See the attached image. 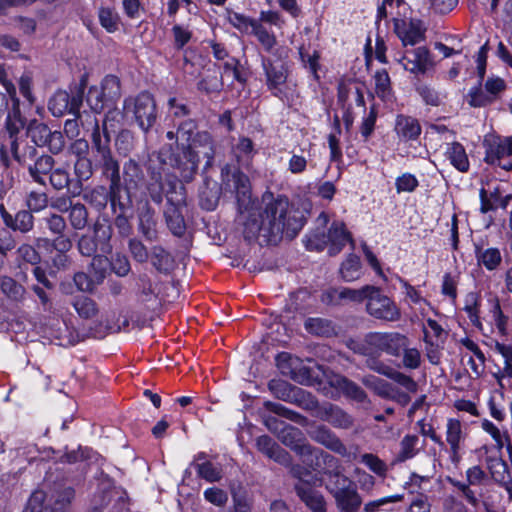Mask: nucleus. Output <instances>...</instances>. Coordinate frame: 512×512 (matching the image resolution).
Returning a JSON list of instances; mask_svg holds the SVG:
<instances>
[{
	"instance_id": "49",
	"label": "nucleus",
	"mask_w": 512,
	"mask_h": 512,
	"mask_svg": "<svg viewBox=\"0 0 512 512\" xmlns=\"http://www.w3.org/2000/svg\"><path fill=\"white\" fill-rule=\"evenodd\" d=\"M109 267V261L106 257L95 256L90 264L89 273L93 275L94 281L100 284L105 276Z\"/></svg>"
},
{
	"instance_id": "61",
	"label": "nucleus",
	"mask_w": 512,
	"mask_h": 512,
	"mask_svg": "<svg viewBox=\"0 0 512 512\" xmlns=\"http://www.w3.org/2000/svg\"><path fill=\"white\" fill-rule=\"evenodd\" d=\"M49 179L55 189H63L69 183V174L66 170L57 168L51 172Z\"/></svg>"
},
{
	"instance_id": "41",
	"label": "nucleus",
	"mask_w": 512,
	"mask_h": 512,
	"mask_svg": "<svg viewBox=\"0 0 512 512\" xmlns=\"http://www.w3.org/2000/svg\"><path fill=\"white\" fill-rule=\"evenodd\" d=\"M86 102L92 111L100 113L106 107H110L109 103L103 96V90L98 86H91L86 96Z\"/></svg>"
},
{
	"instance_id": "15",
	"label": "nucleus",
	"mask_w": 512,
	"mask_h": 512,
	"mask_svg": "<svg viewBox=\"0 0 512 512\" xmlns=\"http://www.w3.org/2000/svg\"><path fill=\"white\" fill-rule=\"evenodd\" d=\"M110 139L106 133H101L99 126L96 127L92 133V144L93 149L96 151L98 161L103 165L106 171L112 172L113 180L119 177V166L113 159L111 150L109 147Z\"/></svg>"
},
{
	"instance_id": "29",
	"label": "nucleus",
	"mask_w": 512,
	"mask_h": 512,
	"mask_svg": "<svg viewBox=\"0 0 512 512\" xmlns=\"http://www.w3.org/2000/svg\"><path fill=\"white\" fill-rule=\"evenodd\" d=\"M475 256L479 265L485 267L489 271L497 269L502 262V255L498 248L476 247Z\"/></svg>"
},
{
	"instance_id": "11",
	"label": "nucleus",
	"mask_w": 512,
	"mask_h": 512,
	"mask_svg": "<svg viewBox=\"0 0 512 512\" xmlns=\"http://www.w3.org/2000/svg\"><path fill=\"white\" fill-rule=\"evenodd\" d=\"M275 55L278 57L277 60H273L270 57L262 58V67L265 72L268 89L273 95L280 97L288 75L286 64L282 58L287 55L284 49H277Z\"/></svg>"
},
{
	"instance_id": "27",
	"label": "nucleus",
	"mask_w": 512,
	"mask_h": 512,
	"mask_svg": "<svg viewBox=\"0 0 512 512\" xmlns=\"http://www.w3.org/2000/svg\"><path fill=\"white\" fill-rule=\"evenodd\" d=\"M490 306L489 317L495 327V330L500 336L507 335L508 317L503 313L500 301L497 296L491 295L488 298Z\"/></svg>"
},
{
	"instance_id": "62",
	"label": "nucleus",
	"mask_w": 512,
	"mask_h": 512,
	"mask_svg": "<svg viewBox=\"0 0 512 512\" xmlns=\"http://www.w3.org/2000/svg\"><path fill=\"white\" fill-rule=\"evenodd\" d=\"M307 165L308 161L303 155L292 153L288 161V170L292 174H301L306 170Z\"/></svg>"
},
{
	"instance_id": "17",
	"label": "nucleus",
	"mask_w": 512,
	"mask_h": 512,
	"mask_svg": "<svg viewBox=\"0 0 512 512\" xmlns=\"http://www.w3.org/2000/svg\"><path fill=\"white\" fill-rule=\"evenodd\" d=\"M394 30L403 45H415L424 39V27L421 21L414 19H396Z\"/></svg>"
},
{
	"instance_id": "3",
	"label": "nucleus",
	"mask_w": 512,
	"mask_h": 512,
	"mask_svg": "<svg viewBox=\"0 0 512 512\" xmlns=\"http://www.w3.org/2000/svg\"><path fill=\"white\" fill-rule=\"evenodd\" d=\"M280 440L287 446L291 447L301 457V461L307 467L295 465L292 468L293 475L298 478L294 473V468H299L303 474L310 473L313 476L319 477V473L331 474L332 470L338 467V461L332 455L324 451L311 447L303 437L301 431L291 425H285L279 434Z\"/></svg>"
},
{
	"instance_id": "7",
	"label": "nucleus",
	"mask_w": 512,
	"mask_h": 512,
	"mask_svg": "<svg viewBox=\"0 0 512 512\" xmlns=\"http://www.w3.org/2000/svg\"><path fill=\"white\" fill-rule=\"evenodd\" d=\"M483 145L486 163L512 171V135L509 137L487 135Z\"/></svg>"
},
{
	"instance_id": "12",
	"label": "nucleus",
	"mask_w": 512,
	"mask_h": 512,
	"mask_svg": "<svg viewBox=\"0 0 512 512\" xmlns=\"http://www.w3.org/2000/svg\"><path fill=\"white\" fill-rule=\"evenodd\" d=\"M366 309L371 316L377 319L394 322L400 318V310L396 304L375 286L368 297Z\"/></svg>"
},
{
	"instance_id": "57",
	"label": "nucleus",
	"mask_w": 512,
	"mask_h": 512,
	"mask_svg": "<svg viewBox=\"0 0 512 512\" xmlns=\"http://www.w3.org/2000/svg\"><path fill=\"white\" fill-rule=\"evenodd\" d=\"M47 205V196L43 192L31 191L27 197V206L31 211L38 212Z\"/></svg>"
},
{
	"instance_id": "10",
	"label": "nucleus",
	"mask_w": 512,
	"mask_h": 512,
	"mask_svg": "<svg viewBox=\"0 0 512 512\" xmlns=\"http://www.w3.org/2000/svg\"><path fill=\"white\" fill-rule=\"evenodd\" d=\"M407 346V339L399 333H370L365 338V354L387 353L393 356L400 354Z\"/></svg>"
},
{
	"instance_id": "25",
	"label": "nucleus",
	"mask_w": 512,
	"mask_h": 512,
	"mask_svg": "<svg viewBox=\"0 0 512 512\" xmlns=\"http://www.w3.org/2000/svg\"><path fill=\"white\" fill-rule=\"evenodd\" d=\"M318 416L335 427L348 428L352 425L351 417L339 407L331 404L322 406L318 411Z\"/></svg>"
},
{
	"instance_id": "53",
	"label": "nucleus",
	"mask_w": 512,
	"mask_h": 512,
	"mask_svg": "<svg viewBox=\"0 0 512 512\" xmlns=\"http://www.w3.org/2000/svg\"><path fill=\"white\" fill-rule=\"evenodd\" d=\"M495 350L504 359V366H503L504 375L507 377H512V345L496 342Z\"/></svg>"
},
{
	"instance_id": "16",
	"label": "nucleus",
	"mask_w": 512,
	"mask_h": 512,
	"mask_svg": "<svg viewBox=\"0 0 512 512\" xmlns=\"http://www.w3.org/2000/svg\"><path fill=\"white\" fill-rule=\"evenodd\" d=\"M400 63L406 71L414 75L425 74L433 66L429 50L422 46L406 50Z\"/></svg>"
},
{
	"instance_id": "44",
	"label": "nucleus",
	"mask_w": 512,
	"mask_h": 512,
	"mask_svg": "<svg viewBox=\"0 0 512 512\" xmlns=\"http://www.w3.org/2000/svg\"><path fill=\"white\" fill-rule=\"evenodd\" d=\"M101 26L108 32L113 33L119 28V16L110 8H101L98 13Z\"/></svg>"
},
{
	"instance_id": "35",
	"label": "nucleus",
	"mask_w": 512,
	"mask_h": 512,
	"mask_svg": "<svg viewBox=\"0 0 512 512\" xmlns=\"http://www.w3.org/2000/svg\"><path fill=\"white\" fill-rule=\"evenodd\" d=\"M98 88L103 90V96L110 106H113L121 96L120 81L116 76H106Z\"/></svg>"
},
{
	"instance_id": "14",
	"label": "nucleus",
	"mask_w": 512,
	"mask_h": 512,
	"mask_svg": "<svg viewBox=\"0 0 512 512\" xmlns=\"http://www.w3.org/2000/svg\"><path fill=\"white\" fill-rule=\"evenodd\" d=\"M445 428V440L449 446L450 459L457 464L461 459L467 431L461 421L455 418H448Z\"/></svg>"
},
{
	"instance_id": "42",
	"label": "nucleus",
	"mask_w": 512,
	"mask_h": 512,
	"mask_svg": "<svg viewBox=\"0 0 512 512\" xmlns=\"http://www.w3.org/2000/svg\"><path fill=\"white\" fill-rule=\"evenodd\" d=\"M251 34L257 38L267 52H272L277 43L276 37L260 21H258Z\"/></svg>"
},
{
	"instance_id": "6",
	"label": "nucleus",
	"mask_w": 512,
	"mask_h": 512,
	"mask_svg": "<svg viewBox=\"0 0 512 512\" xmlns=\"http://www.w3.org/2000/svg\"><path fill=\"white\" fill-rule=\"evenodd\" d=\"M350 242L354 247V241L345 224L341 221H334L330 226L327 235L313 234L308 237L306 247L309 250L321 251L328 247V253L331 256L338 254Z\"/></svg>"
},
{
	"instance_id": "37",
	"label": "nucleus",
	"mask_w": 512,
	"mask_h": 512,
	"mask_svg": "<svg viewBox=\"0 0 512 512\" xmlns=\"http://www.w3.org/2000/svg\"><path fill=\"white\" fill-rule=\"evenodd\" d=\"M375 93L383 101H391L393 98L389 74L386 70H378L374 75Z\"/></svg>"
},
{
	"instance_id": "22",
	"label": "nucleus",
	"mask_w": 512,
	"mask_h": 512,
	"mask_svg": "<svg viewBox=\"0 0 512 512\" xmlns=\"http://www.w3.org/2000/svg\"><path fill=\"white\" fill-rule=\"evenodd\" d=\"M28 135L37 146L51 145L53 141H58L61 144L62 139L60 132H51L46 124L36 121L29 125ZM60 148L61 145L57 149L59 150Z\"/></svg>"
},
{
	"instance_id": "46",
	"label": "nucleus",
	"mask_w": 512,
	"mask_h": 512,
	"mask_svg": "<svg viewBox=\"0 0 512 512\" xmlns=\"http://www.w3.org/2000/svg\"><path fill=\"white\" fill-rule=\"evenodd\" d=\"M88 213L83 204H75L69 212V221L74 229L82 230L87 225Z\"/></svg>"
},
{
	"instance_id": "23",
	"label": "nucleus",
	"mask_w": 512,
	"mask_h": 512,
	"mask_svg": "<svg viewBox=\"0 0 512 512\" xmlns=\"http://www.w3.org/2000/svg\"><path fill=\"white\" fill-rule=\"evenodd\" d=\"M394 130L402 141L416 140L421 133L419 122L415 118L405 115L397 116Z\"/></svg>"
},
{
	"instance_id": "60",
	"label": "nucleus",
	"mask_w": 512,
	"mask_h": 512,
	"mask_svg": "<svg viewBox=\"0 0 512 512\" xmlns=\"http://www.w3.org/2000/svg\"><path fill=\"white\" fill-rule=\"evenodd\" d=\"M45 493L41 490L35 491L28 500L23 512H43Z\"/></svg>"
},
{
	"instance_id": "19",
	"label": "nucleus",
	"mask_w": 512,
	"mask_h": 512,
	"mask_svg": "<svg viewBox=\"0 0 512 512\" xmlns=\"http://www.w3.org/2000/svg\"><path fill=\"white\" fill-rule=\"evenodd\" d=\"M191 466L196 470L197 475L207 482H218L223 477L222 467L208 461L204 453H198Z\"/></svg>"
},
{
	"instance_id": "59",
	"label": "nucleus",
	"mask_w": 512,
	"mask_h": 512,
	"mask_svg": "<svg viewBox=\"0 0 512 512\" xmlns=\"http://www.w3.org/2000/svg\"><path fill=\"white\" fill-rule=\"evenodd\" d=\"M403 364L406 368L416 369L420 366L421 355L416 348H403Z\"/></svg>"
},
{
	"instance_id": "21",
	"label": "nucleus",
	"mask_w": 512,
	"mask_h": 512,
	"mask_svg": "<svg viewBox=\"0 0 512 512\" xmlns=\"http://www.w3.org/2000/svg\"><path fill=\"white\" fill-rule=\"evenodd\" d=\"M309 436L326 448L342 455H346V447L342 442L325 426H317L308 430Z\"/></svg>"
},
{
	"instance_id": "38",
	"label": "nucleus",
	"mask_w": 512,
	"mask_h": 512,
	"mask_svg": "<svg viewBox=\"0 0 512 512\" xmlns=\"http://www.w3.org/2000/svg\"><path fill=\"white\" fill-rule=\"evenodd\" d=\"M482 428L492 437V439L495 441L496 447L499 450L506 447L509 454H512V446L510 444L507 432H502L496 425H494V423L489 420H484L482 422Z\"/></svg>"
},
{
	"instance_id": "9",
	"label": "nucleus",
	"mask_w": 512,
	"mask_h": 512,
	"mask_svg": "<svg viewBox=\"0 0 512 512\" xmlns=\"http://www.w3.org/2000/svg\"><path fill=\"white\" fill-rule=\"evenodd\" d=\"M156 106L151 94L140 93L136 98H128L124 101V112H132L139 127L148 131L156 120Z\"/></svg>"
},
{
	"instance_id": "20",
	"label": "nucleus",
	"mask_w": 512,
	"mask_h": 512,
	"mask_svg": "<svg viewBox=\"0 0 512 512\" xmlns=\"http://www.w3.org/2000/svg\"><path fill=\"white\" fill-rule=\"evenodd\" d=\"M80 103V99L73 98L70 101V97L67 92L58 91L50 99L48 107L54 116L61 117L67 112L77 115Z\"/></svg>"
},
{
	"instance_id": "26",
	"label": "nucleus",
	"mask_w": 512,
	"mask_h": 512,
	"mask_svg": "<svg viewBox=\"0 0 512 512\" xmlns=\"http://www.w3.org/2000/svg\"><path fill=\"white\" fill-rule=\"evenodd\" d=\"M445 156L451 165L460 172H467L469 169V160L463 145L458 142L447 144Z\"/></svg>"
},
{
	"instance_id": "56",
	"label": "nucleus",
	"mask_w": 512,
	"mask_h": 512,
	"mask_svg": "<svg viewBox=\"0 0 512 512\" xmlns=\"http://www.w3.org/2000/svg\"><path fill=\"white\" fill-rule=\"evenodd\" d=\"M403 498L402 495L395 494L387 497H383L378 500H374L371 502H368L364 506L365 512H378L381 510V508L389 503H395L401 501Z\"/></svg>"
},
{
	"instance_id": "5",
	"label": "nucleus",
	"mask_w": 512,
	"mask_h": 512,
	"mask_svg": "<svg viewBox=\"0 0 512 512\" xmlns=\"http://www.w3.org/2000/svg\"><path fill=\"white\" fill-rule=\"evenodd\" d=\"M5 88L13 100V109L8 113L6 119V132L9 135V148L5 144H3L0 148V164L4 167H7L9 165V152L12 154L15 160H20L18 155L17 135L24 128V121L20 114L19 100L16 98V89L14 85L8 82L5 83Z\"/></svg>"
},
{
	"instance_id": "55",
	"label": "nucleus",
	"mask_w": 512,
	"mask_h": 512,
	"mask_svg": "<svg viewBox=\"0 0 512 512\" xmlns=\"http://www.w3.org/2000/svg\"><path fill=\"white\" fill-rule=\"evenodd\" d=\"M74 282L79 290L84 292H91L94 288L99 285L98 282L94 281L93 275L86 274L84 272L76 273L74 276Z\"/></svg>"
},
{
	"instance_id": "39",
	"label": "nucleus",
	"mask_w": 512,
	"mask_h": 512,
	"mask_svg": "<svg viewBox=\"0 0 512 512\" xmlns=\"http://www.w3.org/2000/svg\"><path fill=\"white\" fill-rule=\"evenodd\" d=\"M3 217L6 225L14 230L28 232L33 227V216L27 211H19L14 219L7 213H3Z\"/></svg>"
},
{
	"instance_id": "43",
	"label": "nucleus",
	"mask_w": 512,
	"mask_h": 512,
	"mask_svg": "<svg viewBox=\"0 0 512 512\" xmlns=\"http://www.w3.org/2000/svg\"><path fill=\"white\" fill-rule=\"evenodd\" d=\"M73 307L83 318H91L97 313L96 303L87 296L76 297L73 301Z\"/></svg>"
},
{
	"instance_id": "45",
	"label": "nucleus",
	"mask_w": 512,
	"mask_h": 512,
	"mask_svg": "<svg viewBox=\"0 0 512 512\" xmlns=\"http://www.w3.org/2000/svg\"><path fill=\"white\" fill-rule=\"evenodd\" d=\"M425 341L431 345L437 344L445 336V331L442 326L433 319H427L423 327Z\"/></svg>"
},
{
	"instance_id": "54",
	"label": "nucleus",
	"mask_w": 512,
	"mask_h": 512,
	"mask_svg": "<svg viewBox=\"0 0 512 512\" xmlns=\"http://www.w3.org/2000/svg\"><path fill=\"white\" fill-rule=\"evenodd\" d=\"M203 495L207 502L219 507L224 506L228 501L227 492L218 487H211L206 489Z\"/></svg>"
},
{
	"instance_id": "40",
	"label": "nucleus",
	"mask_w": 512,
	"mask_h": 512,
	"mask_svg": "<svg viewBox=\"0 0 512 512\" xmlns=\"http://www.w3.org/2000/svg\"><path fill=\"white\" fill-rule=\"evenodd\" d=\"M255 153L251 139L247 137L239 138L238 142L233 146V154L237 161L243 165L249 164Z\"/></svg>"
},
{
	"instance_id": "32",
	"label": "nucleus",
	"mask_w": 512,
	"mask_h": 512,
	"mask_svg": "<svg viewBox=\"0 0 512 512\" xmlns=\"http://www.w3.org/2000/svg\"><path fill=\"white\" fill-rule=\"evenodd\" d=\"M256 445L259 451L277 462L285 463L287 453L280 448L269 436L263 435L257 438Z\"/></svg>"
},
{
	"instance_id": "13",
	"label": "nucleus",
	"mask_w": 512,
	"mask_h": 512,
	"mask_svg": "<svg viewBox=\"0 0 512 512\" xmlns=\"http://www.w3.org/2000/svg\"><path fill=\"white\" fill-rule=\"evenodd\" d=\"M171 185V190L167 191L168 201L173 203V207L165 212L166 221L171 232L176 236H182L185 232L186 226L184 218L177 209V205L184 203V187L178 182L174 181Z\"/></svg>"
},
{
	"instance_id": "48",
	"label": "nucleus",
	"mask_w": 512,
	"mask_h": 512,
	"mask_svg": "<svg viewBox=\"0 0 512 512\" xmlns=\"http://www.w3.org/2000/svg\"><path fill=\"white\" fill-rule=\"evenodd\" d=\"M371 291H373V286L366 285L360 289H351L344 288L340 291L339 297L341 299H347L352 302H362L364 300H368L369 295H371Z\"/></svg>"
},
{
	"instance_id": "30",
	"label": "nucleus",
	"mask_w": 512,
	"mask_h": 512,
	"mask_svg": "<svg viewBox=\"0 0 512 512\" xmlns=\"http://www.w3.org/2000/svg\"><path fill=\"white\" fill-rule=\"evenodd\" d=\"M421 448L422 445H420V438L414 434H407L399 443L397 460L399 462H405L412 459L419 453Z\"/></svg>"
},
{
	"instance_id": "2",
	"label": "nucleus",
	"mask_w": 512,
	"mask_h": 512,
	"mask_svg": "<svg viewBox=\"0 0 512 512\" xmlns=\"http://www.w3.org/2000/svg\"><path fill=\"white\" fill-rule=\"evenodd\" d=\"M195 128L192 121H186L177 130V140H180L183 151L175 158V166L184 181L193 178L202 160L205 161L204 168L208 169L214 158L211 136L207 132L195 133Z\"/></svg>"
},
{
	"instance_id": "64",
	"label": "nucleus",
	"mask_w": 512,
	"mask_h": 512,
	"mask_svg": "<svg viewBox=\"0 0 512 512\" xmlns=\"http://www.w3.org/2000/svg\"><path fill=\"white\" fill-rule=\"evenodd\" d=\"M45 222H46L48 229L53 234L61 235L62 232L66 228V222H65L64 218L57 214H52L49 217H46Z\"/></svg>"
},
{
	"instance_id": "18",
	"label": "nucleus",
	"mask_w": 512,
	"mask_h": 512,
	"mask_svg": "<svg viewBox=\"0 0 512 512\" xmlns=\"http://www.w3.org/2000/svg\"><path fill=\"white\" fill-rule=\"evenodd\" d=\"M362 382L366 387L372 389L381 397L397 399L402 403H407L409 401L407 394L399 393V391L394 386H392L384 379L374 375H368L363 378Z\"/></svg>"
},
{
	"instance_id": "58",
	"label": "nucleus",
	"mask_w": 512,
	"mask_h": 512,
	"mask_svg": "<svg viewBox=\"0 0 512 512\" xmlns=\"http://www.w3.org/2000/svg\"><path fill=\"white\" fill-rule=\"evenodd\" d=\"M75 174L79 180H88L92 175V165L86 157H79L75 163Z\"/></svg>"
},
{
	"instance_id": "36",
	"label": "nucleus",
	"mask_w": 512,
	"mask_h": 512,
	"mask_svg": "<svg viewBox=\"0 0 512 512\" xmlns=\"http://www.w3.org/2000/svg\"><path fill=\"white\" fill-rule=\"evenodd\" d=\"M227 21L242 34H251L259 20L238 12L228 11Z\"/></svg>"
},
{
	"instance_id": "52",
	"label": "nucleus",
	"mask_w": 512,
	"mask_h": 512,
	"mask_svg": "<svg viewBox=\"0 0 512 512\" xmlns=\"http://www.w3.org/2000/svg\"><path fill=\"white\" fill-rule=\"evenodd\" d=\"M52 158L50 156H43L38 159L34 168H30V174L32 178L40 183L45 184V169H50L52 167Z\"/></svg>"
},
{
	"instance_id": "51",
	"label": "nucleus",
	"mask_w": 512,
	"mask_h": 512,
	"mask_svg": "<svg viewBox=\"0 0 512 512\" xmlns=\"http://www.w3.org/2000/svg\"><path fill=\"white\" fill-rule=\"evenodd\" d=\"M419 185L417 178L411 173H404L398 176L395 180V187L397 193H411Z\"/></svg>"
},
{
	"instance_id": "63",
	"label": "nucleus",
	"mask_w": 512,
	"mask_h": 512,
	"mask_svg": "<svg viewBox=\"0 0 512 512\" xmlns=\"http://www.w3.org/2000/svg\"><path fill=\"white\" fill-rule=\"evenodd\" d=\"M469 104L474 107H481L486 105L491 101V97L484 94V92L479 87L472 88L468 94Z\"/></svg>"
},
{
	"instance_id": "34",
	"label": "nucleus",
	"mask_w": 512,
	"mask_h": 512,
	"mask_svg": "<svg viewBox=\"0 0 512 512\" xmlns=\"http://www.w3.org/2000/svg\"><path fill=\"white\" fill-rule=\"evenodd\" d=\"M340 275L344 281L358 280L362 275V265L357 255L350 254L340 266Z\"/></svg>"
},
{
	"instance_id": "4",
	"label": "nucleus",
	"mask_w": 512,
	"mask_h": 512,
	"mask_svg": "<svg viewBox=\"0 0 512 512\" xmlns=\"http://www.w3.org/2000/svg\"><path fill=\"white\" fill-rule=\"evenodd\" d=\"M326 488L334 497L340 512H357L359 510L362 498L351 479L337 472L331 475Z\"/></svg>"
},
{
	"instance_id": "1",
	"label": "nucleus",
	"mask_w": 512,
	"mask_h": 512,
	"mask_svg": "<svg viewBox=\"0 0 512 512\" xmlns=\"http://www.w3.org/2000/svg\"><path fill=\"white\" fill-rule=\"evenodd\" d=\"M225 189L236 194L239 207V222L243 225V235L246 240L255 239L261 230H267L272 235L286 233L295 235L303 226L302 220L290 206L286 197L273 198L265 194L266 203L261 221L256 219L255 202L252 200L248 177L240 171L229 173L228 167L222 170Z\"/></svg>"
},
{
	"instance_id": "50",
	"label": "nucleus",
	"mask_w": 512,
	"mask_h": 512,
	"mask_svg": "<svg viewBox=\"0 0 512 512\" xmlns=\"http://www.w3.org/2000/svg\"><path fill=\"white\" fill-rule=\"evenodd\" d=\"M2 292L13 300H18L23 296L24 289L10 277H3L0 281Z\"/></svg>"
},
{
	"instance_id": "8",
	"label": "nucleus",
	"mask_w": 512,
	"mask_h": 512,
	"mask_svg": "<svg viewBox=\"0 0 512 512\" xmlns=\"http://www.w3.org/2000/svg\"><path fill=\"white\" fill-rule=\"evenodd\" d=\"M294 473L298 477V483L295 485L298 496L313 512H327L326 502L320 492L315 490L316 486L321 485V478L303 474L299 468H294Z\"/></svg>"
},
{
	"instance_id": "31",
	"label": "nucleus",
	"mask_w": 512,
	"mask_h": 512,
	"mask_svg": "<svg viewBox=\"0 0 512 512\" xmlns=\"http://www.w3.org/2000/svg\"><path fill=\"white\" fill-rule=\"evenodd\" d=\"M464 311L467 314L471 324L484 332L483 323L480 319V296L476 292H470L465 296Z\"/></svg>"
},
{
	"instance_id": "33",
	"label": "nucleus",
	"mask_w": 512,
	"mask_h": 512,
	"mask_svg": "<svg viewBox=\"0 0 512 512\" xmlns=\"http://www.w3.org/2000/svg\"><path fill=\"white\" fill-rule=\"evenodd\" d=\"M330 384L350 398L358 401H362L365 398V394L359 386L340 375H334L330 380Z\"/></svg>"
},
{
	"instance_id": "47",
	"label": "nucleus",
	"mask_w": 512,
	"mask_h": 512,
	"mask_svg": "<svg viewBox=\"0 0 512 512\" xmlns=\"http://www.w3.org/2000/svg\"><path fill=\"white\" fill-rule=\"evenodd\" d=\"M140 232L149 240L156 235L154 213L150 209L142 212L139 216Z\"/></svg>"
},
{
	"instance_id": "28",
	"label": "nucleus",
	"mask_w": 512,
	"mask_h": 512,
	"mask_svg": "<svg viewBox=\"0 0 512 512\" xmlns=\"http://www.w3.org/2000/svg\"><path fill=\"white\" fill-rule=\"evenodd\" d=\"M138 290L139 298L143 303L160 304V288L157 281H151L147 276H141L138 282Z\"/></svg>"
},
{
	"instance_id": "24",
	"label": "nucleus",
	"mask_w": 512,
	"mask_h": 512,
	"mask_svg": "<svg viewBox=\"0 0 512 512\" xmlns=\"http://www.w3.org/2000/svg\"><path fill=\"white\" fill-rule=\"evenodd\" d=\"M367 365L372 370H375L378 373L386 375L389 378L393 379L399 385L404 387L408 392H412V393L416 392L417 384L411 377H409L401 372L393 371L391 368L384 365L383 363H378L374 360H368Z\"/></svg>"
}]
</instances>
